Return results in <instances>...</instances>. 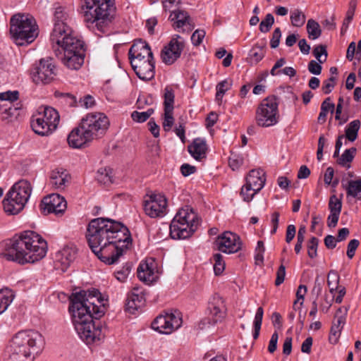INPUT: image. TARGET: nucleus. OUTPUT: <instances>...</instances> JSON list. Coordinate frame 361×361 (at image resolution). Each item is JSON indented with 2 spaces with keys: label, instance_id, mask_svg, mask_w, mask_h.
Masks as SVG:
<instances>
[{
  "label": "nucleus",
  "instance_id": "obj_1",
  "mask_svg": "<svg viewBox=\"0 0 361 361\" xmlns=\"http://www.w3.org/2000/svg\"><path fill=\"white\" fill-rule=\"evenodd\" d=\"M86 238L92 251L109 265L116 263L132 244L129 229L122 223L109 218L90 221Z\"/></svg>",
  "mask_w": 361,
  "mask_h": 361
},
{
  "label": "nucleus",
  "instance_id": "obj_2",
  "mask_svg": "<svg viewBox=\"0 0 361 361\" xmlns=\"http://www.w3.org/2000/svg\"><path fill=\"white\" fill-rule=\"evenodd\" d=\"M69 311L73 323L80 338L87 344L100 341L104 337L99 319L105 313L100 293L97 290H82L73 293L70 298Z\"/></svg>",
  "mask_w": 361,
  "mask_h": 361
},
{
  "label": "nucleus",
  "instance_id": "obj_3",
  "mask_svg": "<svg viewBox=\"0 0 361 361\" xmlns=\"http://www.w3.org/2000/svg\"><path fill=\"white\" fill-rule=\"evenodd\" d=\"M47 243L41 235L26 231L6 243L4 257L20 264L34 263L46 256Z\"/></svg>",
  "mask_w": 361,
  "mask_h": 361
},
{
  "label": "nucleus",
  "instance_id": "obj_4",
  "mask_svg": "<svg viewBox=\"0 0 361 361\" xmlns=\"http://www.w3.org/2000/svg\"><path fill=\"white\" fill-rule=\"evenodd\" d=\"M51 40L61 47L56 52V56L65 66L79 68L85 61V49L84 42L69 32H65L63 27L56 26L52 31Z\"/></svg>",
  "mask_w": 361,
  "mask_h": 361
},
{
  "label": "nucleus",
  "instance_id": "obj_5",
  "mask_svg": "<svg viewBox=\"0 0 361 361\" xmlns=\"http://www.w3.org/2000/svg\"><path fill=\"white\" fill-rule=\"evenodd\" d=\"M44 338L34 330H23L16 333L7 347L8 361H34L42 353Z\"/></svg>",
  "mask_w": 361,
  "mask_h": 361
},
{
  "label": "nucleus",
  "instance_id": "obj_6",
  "mask_svg": "<svg viewBox=\"0 0 361 361\" xmlns=\"http://www.w3.org/2000/svg\"><path fill=\"white\" fill-rule=\"evenodd\" d=\"M115 9L111 0H85L84 20L89 28L100 34L106 33L114 18Z\"/></svg>",
  "mask_w": 361,
  "mask_h": 361
},
{
  "label": "nucleus",
  "instance_id": "obj_7",
  "mask_svg": "<svg viewBox=\"0 0 361 361\" xmlns=\"http://www.w3.org/2000/svg\"><path fill=\"white\" fill-rule=\"evenodd\" d=\"M10 32L18 45L30 44L38 35V27L35 18L24 13H17L10 20Z\"/></svg>",
  "mask_w": 361,
  "mask_h": 361
},
{
  "label": "nucleus",
  "instance_id": "obj_8",
  "mask_svg": "<svg viewBox=\"0 0 361 361\" xmlns=\"http://www.w3.org/2000/svg\"><path fill=\"white\" fill-rule=\"evenodd\" d=\"M32 192L30 183L21 180L15 183L3 200L4 209L11 215L18 214L23 209Z\"/></svg>",
  "mask_w": 361,
  "mask_h": 361
},
{
  "label": "nucleus",
  "instance_id": "obj_9",
  "mask_svg": "<svg viewBox=\"0 0 361 361\" xmlns=\"http://www.w3.org/2000/svg\"><path fill=\"white\" fill-rule=\"evenodd\" d=\"M58 111L52 107L42 106L31 118V127L40 135H48L54 131L59 123Z\"/></svg>",
  "mask_w": 361,
  "mask_h": 361
},
{
  "label": "nucleus",
  "instance_id": "obj_10",
  "mask_svg": "<svg viewBox=\"0 0 361 361\" xmlns=\"http://www.w3.org/2000/svg\"><path fill=\"white\" fill-rule=\"evenodd\" d=\"M278 106L276 96L271 95L264 99L256 111L255 119L257 125L267 128L276 124L279 118Z\"/></svg>",
  "mask_w": 361,
  "mask_h": 361
},
{
  "label": "nucleus",
  "instance_id": "obj_11",
  "mask_svg": "<svg viewBox=\"0 0 361 361\" xmlns=\"http://www.w3.org/2000/svg\"><path fill=\"white\" fill-rule=\"evenodd\" d=\"M128 59L131 68L147 63L154 68L153 54L148 43L141 39L134 40L128 51Z\"/></svg>",
  "mask_w": 361,
  "mask_h": 361
},
{
  "label": "nucleus",
  "instance_id": "obj_12",
  "mask_svg": "<svg viewBox=\"0 0 361 361\" xmlns=\"http://www.w3.org/2000/svg\"><path fill=\"white\" fill-rule=\"evenodd\" d=\"M109 126L108 117L99 112L87 114L80 121V128L85 129L94 140L102 137Z\"/></svg>",
  "mask_w": 361,
  "mask_h": 361
},
{
  "label": "nucleus",
  "instance_id": "obj_13",
  "mask_svg": "<svg viewBox=\"0 0 361 361\" xmlns=\"http://www.w3.org/2000/svg\"><path fill=\"white\" fill-rule=\"evenodd\" d=\"M178 310L159 314L152 322V328L164 334H170L180 326V317Z\"/></svg>",
  "mask_w": 361,
  "mask_h": 361
},
{
  "label": "nucleus",
  "instance_id": "obj_14",
  "mask_svg": "<svg viewBox=\"0 0 361 361\" xmlns=\"http://www.w3.org/2000/svg\"><path fill=\"white\" fill-rule=\"evenodd\" d=\"M143 207L145 214L149 217H162L166 213L167 200L164 195L159 193L146 195Z\"/></svg>",
  "mask_w": 361,
  "mask_h": 361
},
{
  "label": "nucleus",
  "instance_id": "obj_15",
  "mask_svg": "<svg viewBox=\"0 0 361 361\" xmlns=\"http://www.w3.org/2000/svg\"><path fill=\"white\" fill-rule=\"evenodd\" d=\"M184 201L187 204L182 206V239H187L197 230L200 219L192 207L188 204L190 199H185Z\"/></svg>",
  "mask_w": 361,
  "mask_h": 361
},
{
  "label": "nucleus",
  "instance_id": "obj_16",
  "mask_svg": "<svg viewBox=\"0 0 361 361\" xmlns=\"http://www.w3.org/2000/svg\"><path fill=\"white\" fill-rule=\"evenodd\" d=\"M215 243L218 250L227 254L238 252L242 245L240 237L230 231H225L219 235Z\"/></svg>",
  "mask_w": 361,
  "mask_h": 361
},
{
  "label": "nucleus",
  "instance_id": "obj_17",
  "mask_svg": "<svg viewBox=\"0 0 361 361\" xmlns=\"http://www.w3.org/2000/svg\"><path fill=\"white\" fill-rule=\"evenodd\" d=\"M67 207L66 200L58 194H51L43 198L40 204V209L44 214L54 213L63 214Z\"/></svg>",
  "mask_w": 361,
  "mask_h": 361
},
{
  "label": "nucleus",
  "instance_id": "obj_18",
  "mask_svg": "<svg viewBox=\"0 0 361 361\" xmlns=\"http://www.w3.org/2000/svg\"><path fill=\"white\" fill-rule=\"evenodd\" d=\"M179 35H176L161 51L160 57L166 66L172 65L180 56Z\"/></svg>",
  "mask_w": 361,
  "mask_h": 361
},
{
  "label": "nucleus",
  "instance_id": "obj_19",
  "mask_svg": "<svg viewBox=\"0 0 361 361\" xmlns=\"http://www.w3.org/2000/svg\"><path fill=\"white\" fill-rule=\"evenodd\" d=\"M77 249L73 245H66L56 253L55 266L56 269L65 271L74 261Z\"/></svg>",
  "mask_w": 361,
  "mask_h": 361
},
{
  "label": "nucleus",
  "instance_id": "obj_20",
  "mask_svg": "<svg viewBox=\"0 0 361 361\" xmlns=\"http://www.w3.org/2000/svg\"><path fill=\"white\" fill-rule=\"evenodd\" d=\"M67 140L70 147L73 148H82L94 139L85 129L80 128V123L78 127L73 128L69 133Z\"/></svg>",
  "mask_w": 361,
  "mask_h": 361
},
{
  "label": "nucleus",
  "instance_id": "obj_21",
  "mask_svg": "<svg viewBox=\"0 0 361 361\" xmlns=\"http://www.w3.org/2000/svg\"><path fill=\"white\" fill-rule=\"evenodd\" d=\"M155 269L156 267L153 260L142 262L137 270V277L146 283H152L158 278L157 271Z\"/></svg>",
  "mask_w": 361,
  "mask_h": 361
},
{
  "label": "nucleus",
  "instance_id": "obj_22",
  "mask_svg": "<svg viewBox=\"0 0 361 361\" xmlns=\"http://www.w3.org/2000/svg\"><path fill=\"white\" fill-rule=\"evenodd\" d=\"M70 180V174L63 169H56L51 171L50 175V185L56 190H63Z\"/></svg>",
  "mask_w": 361,
  "mask_h": 361
},
{
  "label": "nucleus",
  "instance_id": "obj_23",
  "mask_svg": "<svg viewBox=\"0 0 361 361\" xmlns=\"http://www.w3.org/2000/svg\"><path fill=\"white\" fill-rule=\"evenodd\" d=\"M208 150L206 141L202 138H195L188 146L190 154L197 161H202L207 157Z\"/></svg>",
  "mask_w": 361,
  "mask_h": 361
},
{
  "label": "nucleus",
  "instance_id": "obj_24",
  "mask_svg": "<svg viewBox=\"0 0 361 361\" xmlns=\"http://www.w3.org/2000/svg\"><path fill=\"white\" fill-rule=\"evenodd\" d=\"M145 301V295L138 288H135L128 295L126 303V310L133 314L135 311L144 305Z\"/></svg>",
  "mask_w": 361,
  "mask_h": 361
},
{
  "label": "nucleus",
  "instance_id": "obj_25",
  "mask_svg": "<svg viewBox=\"0 0 361 361\" xmlns=\"http://www.w3.org/2000/svg\"><path fill=\"white\" fill-rule=\"evenodd\" d=\"M56 69H32L30 75L36 84H47L54 80L57 75Z\"/></svg>",
  "mask_w": 361,
  "mask_h": 361
},
{
  "label": "nucleus",
  "instance_id": "obj_26",
  "mask_svg": "<svg viewBox=\"0 0 361 361\" xmlns=\"http://www.w3.org/2000/svg\"><path fill=\"white\" fill-rule=\"evenodd\" d=\"M265 173L263 170H251L246 178V183L249 188H253L255 192H259L265 183Z\"/></svg>",
  "mask_w": 361,
  "mask_h": 361
},
{
  "label": "nucleus",
  "instance_id": "obj_27",
  "mask_svg": "<svg viewBox=\"0 0 361 361\" xmlns=\"http://www.w3.org/2000/svg\"><path fill=\"white\" fill-rule=\"evenodd\" d=\"M269 74L272 76H279L280 78L283 75L293 77L296 74V71L295 69H271L270 72L264 71L257 76V82L266 81Z\"/></svg>",
  "mask_w": 361,
  "mask_h": 361
},
{
  "label": "nucleus",
  "instance_id": "obj_28",
  "mask_svg": "<svg viewBox=\"0 0 361 361\" xmlns=\"http://www.w3.org/2000/svg\"><path fill=\"white\" fill-rule=\"evenodd\" d=\"M54 26L53 31L56 28V26L61 27L65 30V32H69L70 28L66 23L67 20V13L65 12L64 8L61 6L56 8L54 13Z\"/></svg>",
  "mask_w": 361,
  "mask_h": 361
},
{
  "label": "nucleus",
  "instance_id": "obj_29",
  "mask_svg": "<svg viewBox=\"0 0 361 361\" xmlns=\"http://www.w3.org/2000/svg\"><path fill=\"white\" fill-rule=\"evenodd\" d=\"M15 295L9 288L0 290V314L4 312L14 299Z\"/></svg>",
  "mask_w": 361,
  "mask_h": 361
},
{
  "label": "nucleus",
  "instance_id": "obj_30",
  "mask_svg": "<svg viewBox=\"0 0 361 361\" xmlns=\"http://www.w3.org/2000/svg\"><path fill=\"white\" fill-rule=\"evenodd\" d=\"M1 119L6 122H12L19 116V108L12 104L9 106H2L0 109Z\"/></svg>",
  "mask_w": 361,
  "mask_h": 361
},
{
  "label": "nucleus",
  "instance_id": "obj_31",
  "mask_svg": "<svg viewBox=\"0 0 361 361\" xmlns=\"http://www.w3.org/2000/svg\"><path fill=\"white\" fill-rule=\"evenodd\" d=\"M170 236L172 239H180V209L176 214L170 224Z\"/></svg>",
  "mask_w": 361,
  "mask_h": 361
},
{
  "label": "nucleus",
  "instance_id": "obj_32",
  "mask_svg": "<svg viewBox=\"0 0 361 361\" xmlns=\"http://www.w3.org/2000/svg\"><path fill=\"white\" fill-rule=\"evenodd\" d=\"M360 128V121L358 119L351 121L346 127L345 137L350 142L355 141L357 137V133Z\"/></svg>",
  "mask_w": 361,
  "mask_h": 361
},
{
  "label": "nucleus",
  "instance_id": "obj_33",
  "mask_svg": "<svg viewBox=\"0 0 361 361\" xmlns=\"http://www.w3.org/2000/svg\"><path fill=\"white\" fill-rule=\"evenodd\" d=\"M164 111H173L175 94L172 88L166 87L164 92Z\"/></svg>",
  "mask_w": 361,
  "mask_h": 361
},
{
  "label": "nucleus",
  "instance_id": "obj_34",
  "mask_svg": "<svg viewBox=\"0 0 361 361\" xmlns=\"http://www.w3.org/2000/svg\"><path fill=\"white\" fill-rule=\"evenodd\" d=\"M208 311H215L219 314L226 315V306L223 298L219 295H216L213 298L212 301L209 304Z\"/></svg>",
  "mask_w": 361,
  "mask_h": 361
},
{
  "label": "nucleus",
  "instance_id": "obj_35",
  "mask_svg": "<svg viewBox=\"0 0 361 361\" xmlns=\"http://www.w3.org/2000/svg\"><path fill=\"white\" fill-rule=\"evenodd\" d=\"M345 189L348 196H352L358 200L361 199V179L350 180Z\"/></svg>",
  "mask_w": 361,
  "mask_h": 361
},
{
  "label": "nucleus",
  "instance_id": "obj_36",
  "mask_svg": "<svg viewBox=\"0 0 361 361\" xmlns=\"http://www.w3.org/2000/svg\"><path fill=\"white\" fill-rule=\"evenodd\" d=\"M307 31L309 37L312 39H317L322 34L319 24L313 19H310L307 21Z\"/></svg>",
  "mask_w": 361,
  "mask_h": 361
},
{
  "label": "nucleus",
  "instance_id": "obj_37",
  "mask_svg": "<svg viewBox=\"0 0 361 361\" xmlns=\"http://www.w3.org/2000/svg\"><path fill=\"white\" fill-rule=\"evenodd\" d=\"M98 181L104 185L110 184L112 180V170L109 168H101L97 171Z\"/></svg>",
  "mask_w": 361,
  "mask_h": 361
},
{
  "label": "nucleus",
  "instance_id": "obj_38",
  "mask_svg": "<svg viewBox=\"0 0 361 361\" xmlns=\"http://www.w3.org/2000/svg\"><path fill=\"white\" fill-rule=\"evenodd\" d=\"M340 276L334 270H331L327 276V285L329 288V292L334 293L338 288Z\"/></svg>",
  "mask_w": 361,
  "mask_h": 361
},
{
  "label": "nucleus",
  "instance_id": "obj_39",
  "mask_svg": "<svg viewBox=\"0 0 361 361\" xmlns=\"http://www.w3.org/2000/svg\"><path fill=\"white\" fill-rule=\"evenodd\" d=\"M193 19L188 12L182 11V32H190L195 28Z\"/></svg>",
  "mask_w": 361,
  "mask_h": 361
},
{
  "label": "nucleus",
  "instance_id": "obj_40",
  "mask_svg": "<svg viewBox=\"0 0 361 361\" xmlns=\"http://www.w3.org/2000/svg\"><path fill=\"white\" fill-rule=\"evenodd\" d=\"M356 151L357 149L355 147H351L350 149L345 150L343 154L338 160V164L341 166H345L346 164L352 162L355 157Z\"/></svg>",
  "mask_w": 361,
  "mask_h": 361
},
{
  "label": "nucleus",
  "instance_id": "obj_41",
  "mask_svg": "<svg viewBox=\"0 0 361 361\" xmlns=\"http://www.w3.org/2000/svg\"><path fill=\"white\" fill-rule=\"evenodd\" d=\"M264 310L262 307H259L256 312L254 321L255 332L253 334L254 339H257L259 335V331L262 326Z\"/></svg>",
  "mask_w": 361,
  "mask_h": 361
},
{
  "label": "nucleus",
  "instance_id": "obj_42",
  "mask_svg": "<svg viewBox=\"0 0 361 361\" xmlns=\"http://www.w3.org/2000/svg\"><path fill=\"white\" fill-rule=\"evenodd\" d=\"M231 86V83L227 80H223L217 85L216 99L218 101L219 104L221 103L224 94L228 90H229Z\"/></svg>",
  "mask_w": 361,
  "mask_h": 361
},
{
  "label": "nucleus",
  "instance_id": "obj_43",
  "mask_svg": "<svg viewBox=\"0 0 361 361\" xmlns=\"http://www.w3.org/2000/svg\"><path fill=\"white\" fill-rule=\"evenodd\" d=\"M214 264V271L216 276L221 275L225 269V262L223 259V257L219 253H216L213 256Z\"/></svg>",
  "mask_w": 361,
  "mask_h": 361
},
{
  "label": "nucleus",
  "instance_id": "obj_44",
  "mask_svg": "<svg viewBox=\"0 0 361 361\" xmlns=\"http://www.w3.org/2000/svg\"><path fill=\"white\" fill-rule=\"evenodd\" d=\"M153 113V109H149L147 111L145 112L134 111L131 114V118L134 121L137 123H143L146 121Z\"/></svg>",
  "mask_w": 361,
  "mask_h": 361
},
{
  "label": "nucleus",
  "instance_id": "obj_45",
  "mask_svg": "<svg viewBox=\"0 0 361 361\" xmlns=\"http://www.w3.org/2000/svg\"><path fill=\"white\" fill-rule=\"evenodd\" d=\"M314 57L319 62L323 63L326 61L327 59V51L326 47L324 45H318L315 47L312 51Z\"/></svg>",
  "mask_w": 361,
  "mask_h": 361
},
{
  "label": "nucleus",
  "instance_id": "obj_46",
  "mask_svg": "<svg viewBox=\"0 0 361 361\" xmlns=\"http://www.w3.org/2000/svg\"><path fill=\"white\" fill-rule=\"evenodd\" d=\"M137 76L142 80L149 81L154 78V69H132Z\"/></svg>",
  "mask_w": 361,
  "mask_h": 361
},
{
  "label": "nucleus",
  "instance_id": "obj_47",
  "mask_svg": "<svg viewBox=\"0 0 361 361\" xmlns=\"http://www.w3.org/2000/svg\"><path fill=\"white\" fill-rule=\"evenodd\" d=\"M329 209L330 212L341 213L342 209L341 198L337 197L336 195H331L329 201Z\"/></svg>",
  "mask_w": 361,
  "mask_h": 361
},
{
  "label": "nucleus",
  "instance_id": "obj_48",
  "mask_svg": "<svg viewBox=\"0 0 361 361\" xmlns=\"http://www.w3.org/2000/svg\"><path fill=\"white\" fill-rule=\"evenodd\" d=\"M290 20L293 26L301 27L305 22V15L297 9L292 13Z\"/></svg>",
  "mask_w": 361,
  "mask_h": 361
},
{
  "label": "nucleus",
  "instance_id": "obj_49",
  "mask_svg": "<svg viewBox=\"0 0 361 361\" xmlns=\"http://www.w3.org/2000/svg\"><path fill=\"white\" fill-rule=\"evenodd\" d=\"M274 23V18L271 13L267 14L265 18L259 24V30L262 32H268Z\"/></svg>",
  "mask_w": 361,
  "mask_h": 361
},
{
  "label": "nucleus",
  "instance_id": "obj_50",
  "mask_svg": "<svg viewBox=\"0 0 361 361\" xmlns=\"http://www.w3.org/2000/svg\"><path fill=\"white\" fill-rule=\"evenodd\" d=\"M319 244V240L317 238L312 237L307 244V254L308 256L313 259L317 255V247Z\"/></svg>",
  "mask_w": 361,
  "mask_h": 361
},
{
  "label": "nucleus",
  "instance_id": "obj_51",
  "mask_svg": "<svg viewBox=\"0 0 361 361\" xmlns=\"http://www.w3.org/2000/svg\"><path fill=\"white\" fill-rule=\"evenodd\" d=\"M173 111H164L162 126L165 131L171 130L174 124Z\"/></svg>",
  "mask_w": 361,
  "mask_h": 361
},
{
  "label": "nucleus",
  "instance_id": "obj_52",
  "mask_svg": "<svg viewBox=\"0 0 361 361\" xmlns=\"http://www.w3.org/2000/svg\"><path fill=\"white\" fill-rule=\"evenodd\" d=\"M215 56L218 59H221L224 56H226L225 59L223 60V66L224 67H228L231 64V61L233 59V54L232 53L227 54L226 50L224 48H220L215 53Z\"/></svg>",
  "mask_w": 361,
  "mask_h": 361
},
{
  "label": "nucleus",
  "instance_id": "obj_53",
  "mask_svg": "<svg viewBox=\"0 0 361 361\" xmlns=\"http://www.w3.org/2000/svg\"><path fill=\"white\" fill-rule=\"evenodd\" d=\"M264 56V52L262 49H253L250 54V62L251 66L257 65Z\"/></svg>",
  "mask_w": 361,
  "mask_h": 361
},
{
  "label": "nucleus",
  "instance_id": "obj_54",
  "mask_svg": "<svg viewBox=\"0 0 361 361\" xmlns=\"http://www.w3.org/2000/svg\"><path fill=\"white\" fill-rule=\"evenodd\" d=\"M357 6V0H351L349 3V8L346 13V17L343 21V26L348 27V23L353 18Z\"/></svg>",
  "mask_w": 361,
  "mask_h": 361
},
{
  "label": "nucleus",
  "instance_id": "obj_55",
  "mask_svg": "<svg viewBox=\"0 0 361 361\" xmlns=\"http://www.w3.org/2000/svg\"><path fill=\"white\" fill-rule=\"evenodd\" d=\"M257 192H255L254 190V188H249L248 187V184L246 183L244 186H243V188H241V191H240V195L243 197L244 201L245 202H250L252 200V199L253 198V197L255 196V195L257 193Z\"/></svg>",
  "mask_w": 361,
  "mask_h": 361
},
{
  "label": "nucleus",
  "instance_id": "obj_56",
  "mask_svg": "<svg viewBox=\"0 0 361 361\" xmlns=\"http://www.w3.org/2000/svg\"><path fill=\"white\" fill-rule=\"evenodd\" d=\"M19 92L18 91H7L0 93V100L11 102L18 100Z\"/></svg>",
  "mask_w": 361,
  "mask_h": 361
},
{
  "label": "nucleus",
  "instance_id": "obj_57",
  "mask_svg": "<svg viewBox=\"0 0 361 361\" xmlns=\"http://www.w3.org/2000/svg\"><path fill=\"white\" fill-rule=\"evenodd\" d=\"M284 259H281V264L279 267L276 271V279L275 280V285L276 286H280L283 283L286 276V267L283 264Z\"/></svg>",
  "mask_w": 361,
  "mask_h": 361
},
{
  "label": "nucleus",
  "instance_id": "obj_58",
  "mask_svg": "<svg viewBox=\"0 0 361 361\" xmlns=\"http://www.w3.org/2000/svg\"><path fill=\"white\" fill-rule=\"evenodd\" d=\"M180 15V10L179 7L176 9L172 11L169 17V19L171 22H173V27L176 29L180 27V20L179 19V16Z\"/></svg>",
  "mask_w": 361,
  "mask_h": 361
},
{
  "label": "nucleus",
  "instance_id": "obj_59",
  "mask_svg": "<svg viewBox=\"0 0 361 361\" xmlns=\"http://www.w3.org/2000/svg\"><path fill=\"white\" fill-rule=\"evenodd\" d=\"M205 36V32L203 30H196L191 36V41L195 46H199Z\"/></svg>",
  "mask_w": 361,
  "mask_h": 361
},
{
  "label": "nucleus",
  "instance_id": "obj_60",
  "mask_svg": "<svg viewBox=\"0 0 361 361\" xmlns=\"http://www.w3.org/2000/svg\"><path fill=\"white\" fill-rule=\"evenodd\" d=\"M359 245L360 242L357 239H353L348 243L346 253L348 258L352 259L355 256V251Z\"/></svg>",
  "mask_w": 361,
  "mask_h": 361
},
{
  "label": "nucleus",
  "instance_id": "obj_61",
  "mask_svg": "<svg viewBox=\"0 0 361 361\" xmlns=\"http://www.w3.org/2000/svg\"><path fill=\"white\" fill-rule=\"evenodd\" d=\"M243 158L237 154H232L228 159L229 166L234 171L243 164Z\"/></svg>",
  "mask_w": 361,
  "mask_h": 361
},
{
  "label": "nucleus",
  "instance_id": "obj_62",
  "mask_svg": "<svg viewBox=\"0 0 361 361\" xmlns=\"http://www.w3.org/2000/svg\"><path fill=\"white\" fill-rule=\"evenodd\" d=\"M217 322H214L213 319L207 315L201 319V321L198 324V327L201 330H206L209 329L211 326H214Z\"/></svg>",
  "mask_w": 361,
  "mask_h": 361
},
{
  "label": "nucleus",
  "instance_id": "obj_63",
  "mask_svg": "<svg viewBox=\"0 0 361 361\" xmlns=\"http://www.w3.org/2000/svg\"><path fill=\"white\" fill-rule=\"evenodd\" d=\"M336 319V321L333 322V325L331 328V333L334 336L341 331L345 321V318H343L342 317Z\"/></svg>",
  "mask_w": 361,
  "mask_h": 361
},
{
  "label": "nucleus",
  "instance_id": "obj_64",
  "mask_svg": "<svg viewBox=\"0 0 361 361\" xmlns=\"http://www.w3.org/2000/svg\"><path fill=\"white\" fill-rule=\"evenodd\" d=\"M281 37V30L279 27H277L273 32L272 37L271 39L270 45H271V48L275 49V48L278 47L279 42H280Z\"/></svg>",
  "mask_w": 361,
  "mask_h": 361
}]
</instances>
